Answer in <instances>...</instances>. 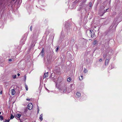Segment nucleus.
Listing matches in <instances>:
<instances>
[{"instance_id":"obj_1","label":"nucleus","mask_w":122,"mask_h":122,"mask_svg":"<svg viewBox=\"0 0 122 122\" xmlns=\"http://www.w3.org/2000/svg\"><path fill=\"white\" fill-rule=\"evenodd\" d=\"M61 86H63L61 87L60 89V92L63 93H64L67 92V89L66 87L65 86V85L64 83H61Z\"/></svg>"},{"instance_id":"obj_2","label":"nucleus","mask_w":122,"mask_h":122,"mask_svg":"<svg viewBox=\"0 0 122 122\" xmlns=\"http://www.w3.org/2000/svg\"><path fill=\"white\" fill-rule=\"evenodd\" d=\"M33 107V105L31 103L29 104L28 105V108L30 110L32 109Z\"/></svg>"},{"instance_id":"obj_3","label":"nucleus","mask_w":122,"mask_h":122,"mask_svg":"<svg viewBox=\"0 0 122 122\" xmlns=\"http://www.w3.org/2000/svg\"><path fill=\"white\" fill-rule=\"evenodd\" d=\"M44 49L43 48L42 49V50L41 51V52L40 54V55L42 57H43L44 55Z\"/></svg>"},{"instance_id":"obj_4","label":"nucleus","mask_w":122,"mask_h":122,"mask_svg":"<svg viewBox=\"0 0 122 122\" xmlns=\"http://www.w3.org/2000/svg\"><path fill=\"white\" fill-rule=\"evenodd\" d=\"M90 33L91 34V36L92 37H94V34L93 32V30H90Z\"/></svg>"},{"instance_id":"obj_5","label":"nucleus","mask_w":122,"mask_h":122,"mask_svg":"<svg viewBox=\"0 0 122 122\" xmlns=\"http://www.w3.org/2000/svg\"><path fill=\"white\" fill-rule=\"evenodd\" d=\"M81 96V95L80 93L79 92H77L76 93V97H77L79 98Z\"/></svg>"},{"instance_id":"obj_6","label":"nucleus","mask_w":122,"mask_h":122,"mask_svg":"<svg viewBox=\"0 0 122 122\" xmlns=\"http://www.w3.org/2000/svg\"><path fill=\"white\" fill-rule=\"evenodd\" d=\"M11 94L12 95H14L15 93V90L14 89H11Z\"/></svg>"},{"instance_id":"obj_7","label":"nucleus","mask_w":122,"mask_h":122,"mask_svg":"<svg viewBox=\"0 0 122 122\" xmlns=\"http://www.w3.org/2000/svg\"><path fill=\"white\" fill-rule=\"evenodd\" d=\"M48 72H47L45 73L44 76V78H46L47 77L48 75Z\"/></svg>"},{"instance_id":"obj_8","label":"nucleus","mask_w":122,"mask_h":122,"mask_svg":"<svg viewBox=\"0 0 122 122\" xmlns=\"http://www.w3.org/2000/svg\"><path fill=\"white\" fill-rule=\"evenodd\" d=\"M21 116V115L20 114H17L16 117L19 119Z\"/></svg>"},{"instance_id":"obj_9","label":"nucleus","mask_w":122,"mask_h":122,"mask_svg":"<svg viewBox=\"0 0 122 122\" xmlns=\"http://www.w3.org/2000/svg\"><path fill=\"white\" fill-rule=\"evenodd\" d=\"M42 117H43V115L42 114H41L40 115V117H39V119L41 121L43 120Z\"/></svg>"},{"instance_id":"obj_10","label":"nucleus","mask_w":122,"mask_h":122,"mask_svg":"<svg viewBox=\"0 0 122 122\" xmlns=\"http://www.w3.org/2000/svg\"><path fill=\"white\" fill-rule=\"evenodd\" d=\"M109 61L107 59H106V60L105 63V65H107L108 63L109 62Z\"/></svg>"},{"instance_id":"obj_11","label":"nucleus","mask_w":122,"mask_h":122,"mask_svg":"<svg viewBox=\"0 0 122 122\" xmlns=\"http://www.w3.org/2000/svg\"><path fill=\"white\" fill-rule=\"evenodd\" d=\"M71 80V78L70 77H69L67 79V81H68L70 82Z\"/></svg>"},{"instance_id":"obj_12","label":"nucleus","mask_w":122,"mask_h":122,"mask_svg":"<svg viewBox=\"0 0 122 122\" xmlns=\"http://www.w3.org/2000/svg\"><path fill=\"white\" fill-rule=\"evenodd\" d=\"M97 43V41L96 40L94 41L93 44L94 45H96Z\"/></svg>"},{"instance_id":"obj_13","label":"nucleus","mask_w":122,"mask_h":122,"mask_svg":"<svg viewBox=\"0 0 122 122\" xmlns=\"http://www.w3.org/2000/svg\"><path fill=\"white\" fill-rule=\"evenodd\" d=\"M14 118V116L12 114H11V115L10 119H13Z\"/></svg>"},{"instance_id":"obj_14","label":"nucleus","mask_w":122,"mask_h":122,"mask_svg":"<svg viewBox=\"0 0 122 122\" xmlns=\"http://www.w3.org/2000/svg\"><path fill=\"white\" fill-rule=\"evenodd\" d=\"M84 72L85 73H86L87 72V69L86 68H85L84 70Z\"/></svg>"},{"instance_id":"obj_15","label":"nucleus","mask_w":122,"mask_h":122,"mask_svg":"<svg viewBox=\"0 0 122 122\" xmlns=\"http://www.w3.org/2000/svg\"><path fill=\"white\" fill-rule=\"evenodd\" d=\"M37 113H39V106H37Z\"/></svg>"},{"instance_id":"obj_16","label":"nucleus","mask_w":122,"mask_h":122,"mask_svg":"<svg viewBox=\"0 0 122 122\" xmlns=\"http://www.w3.org/2000/svg\"><path fill=\"white\" fill-rule=\"evenodd\" d=\"M12 77L13 79H15L16 78V75H15L12 76Z\"/></svg>"},{"instance_id":"obj_17","label":"nucleus","mask_w":122,"mask_h":122,"mask_svg":"<svg viewBox=\"0 0 122 122\" xmlns=\"http://www.w3.org/2000/svg\"><path fill=\"white\" fill-rule=\"evenodd\" d=\"M3 119V117L1 115H0V119L1 120H2Z\"/></svg>"},{"instance_id":"obj_18","label":"nucleus","mask_w":122,"mask_h":122,"mask_svg":"<svg viewBox=\"0 0 122 122\" xmlns=\"http://www.w3.org/2000/svg\"><path fill=\"white\" fill-rule=\"evenodd\" d=\"M10 121V119L9 120H5L4 122H9Z\"/></svg>"},{"instance_id":"obj_19","label":"nucleus","mask_w":122,"mask_h":122,"mask_svg":"<svg viewBox=\"0 0 122 122\" xmlns=\"http://www.w3.org/2000/svg\"><path fill=\"white\" fill-rule=\"evenodd\" d=\"M25 88L26 90V91H27L28 90V88L27 86L25 85Z\"/></svg>"},{"instance_id":"obj_20","label":"nucleus","mask_w":122,"mask_h":122,"mask_svg":"<svg viewBox=\"0 0 122 122\" xmlns=\"http://www.w3.org/2000/svg\"><path fill=\"white\" fill-rule=\"evenodd\" d=\"M59 49V47H57L56 48V52H57L58 51Z\"/></svg>"},{"instance_id":"obj_21","label":"nucleus","mask_w":122,"mask_h":122,"mask_svg":"<svg viewBox=\"0 0 122 122\" xmlns=\"http://www.w3.org/2000/svg\"><path fill=\"white\" fill-rule=\"evenodd\" d=\"M92 3L91 2H90L89 3V6L90 7H92Z\"/></svg>"},{"instance_id":"obj_22","label":"nucleus","mask_w":122,"mask_h":122,"mask_svg":"<svg viewBox=\"0 0 122 122\" xmlns=\"http://www.w3.org/2000/svg\"><path fill=\"white\" fill-rule=\"evenodd\" d=\"M82 77H83L82 76H81V78H80V77H79V79L80 80H82L83 79Z\"/></svg>"},{"instance_id":"obj_23","label":"nucleus","mask_w":122,"mask_h":122,"mask_svg":"<svg viewBox=\"0 0 122 122\" xmlns=\"http://www.w3.org/2000/svg\"><path fill=\"white\" fill-rule=\"evenodd\" d=\"M9 61H12V60L11 59H9Z\"/></svg>"},{"instance_id":"obj_24","label":"nucleus","mask_w":122,"mask_h":122,"mask_svg":"<svg viewBox=\"0 0 122 122\" xmlns=\"http://www.w3.org/2000/svg\"><path fill=\"white\" fill-rule=\"evenodd\" d=\"M26 100L27 101H29L30 100V98H27V99H26Z\"/></svg>"},{"instance_id":"obj_25","label":"nucleus","mask_w":122,"mask_h":122,"mask_svg":"<svg viewBox=\"0 0 122 122\" xmlns=\"http://www.w3.org/2000/svg\"><path fill=\"white\" fill-rule=\"evenodd\" d=\"M71 91V90H70L69 91H68L67 92L69 93Z\"/></svg>"},{"instance_id":"obj_26","label":"nucleus","mask_w":122,"mask_h":122,"mask_svg":"<svg viewBox=\"0 0 122 122\" xmlns=\"http://www.w3.org/2000/svg\"><path fill=\"white\" fill-rule=\"evenodd\" d=\"M102 61V59H100L99 60V61Z\"/></svg>"},{"instance_id":"obj_27","label":"nucleus","mask_w":122,"mask_h":122,"mask_svg":"<svg viewBox=\"0 0 122 122\" xmlns=\"http://www.w3.org/2000/svg\"><path fill=\"white\" fill-rule=\"evenodd\" d=\"M30 29L31 31L32 30V26H31L30 27Z\"/></svg>"},{"instance_id":"obj_28","label":"nucleus","mask_w":122,"mask_h":122,"mask_svg":"<svg viewBox=\"0 0 122 122\" xmlns=\"http://www.w3.org/2000/svg\"><path fill=\"white\" fill-rule=\"evenodd\" d=\"M2 94V91H1V92H0V94Z\"/></svg>"},{"instance_id":"obj_29","label":"nucleus","mask_w":122,"mask_h":122,"mask_svg":"<svg viewBox=\"0 0 122 122\" xmlns=\"http://www.w3.org/2000/svg\"><path fill=\"white\" fill-rule=\"evenodd\" d=\"M17 76H19L20 75V74L19 73H18L17 74Z\"/></svg>"},{"instance_id":"obj_30","label":"nucleus","mask_w":122,"mask_h":122,"mask_svg":"<svg viewBox=\"0 0 122 122\" xmlns=\"http://www.w3.org/2000/svg\"><path fill=\"white\" fill-rule=\"evenodd\" d=\"M26 76H25V80H26Z\"/></svg>"},{"instance_id":"obj_31","label":"nucleus","mask_w":122,"mask_h":122,"mask_svg":"<svg viewBox=\"0 0 122 122\" xmlns=\"http://www.w3.org/2000/svg\"><path fill=\"white\" fill-rule=\"evenodd\" d=\"M73 85V84H71L70 85V86L71 87V86Z\"/></svg>"},{"instance_id":"obj_32","label":"nucleus","mask_w":122,"mask_h":122,"mask_svg":"<svg viewBox=\"0 0 122 122\" xmlns=\"http://www.w3.org/2000/svg\"><path fill=\"white\" fill-rule=\"evenodd\" d=\"M56 87H57V86H58V85L57 83H56Z\"/></svg>"},{"instance_id":"obj_33","label":"nucleus","mask_w":122,"mask_h":122,"mask_svg":"<svg viewBox=\"0 0 122 122\" xmlns=\"http://www.w3.org/2000/svg\"><path fill=\"white\" fill-rule=\"evenodd\" d=\"M1 112H0V115L1 114Z\"/></svg>"},{"instance_id":"obj_34","label":"nucleus","mask_w":122,"mask_h":122,"mask_svg":"<svg viewBox=\"0 0 122 122\" xmlns=\"http://www.w3.org/2000/svg\"><path fill=\"white\" fill-rule=\"evenodd\" d=\"M107 10H108V9H107L106 10V11H107Z\"/></svg>"},{"instance_id":"obj_35","label":"nucleus","mask_w":122,"mask_h":122,"mask_svg":"<svg viewBox=\"0 0 122 122\" xmlns=\"http://www.w3.org/2000/svg\"><path fill=\"white\" fill-rule=\"evenodd\" d=\"M47 61H49V60H48L47 59Z\"/></svg>"},{"instance_id":"obj_36","label":"nucleus","mask_w":122,"mask_h":122,"mask_svg":"<svg viewBox=\"0 0 122 122\" xmlns=\"http://www.w3.org/2000/svg\"><path fill=\"white\" fill-rule=\"evenodd\" d=\"M104 56H105V55H104V56H103L104 57Z\"/></svg>"}]
</instances>
